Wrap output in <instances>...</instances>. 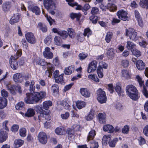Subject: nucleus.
<instances>
[{"instance_id": "obj_1", "label": "nucleus", "mask_w": 148, "mask_h": 148, "mask_svg": "<svg viewBox=\"0 0 148 148\" xmlns=\"http://www.w3.org/2000/svg\"><path fill=\"white\" fill-rule=\"evenodd\" d=\"M36 63L37 64L42 66V69H45L47 68L45 71V74L49 77L51 75L53 72L54 70V68L53 66L50 63H47L42 59L38 58L36 60Z\"/></svg>"}, {"instance_id": "obj_2", "label": "nucleus", "mask_w": 148, "mask_h": 148, "mask_svg": "<svg viewBox=\"0 0 148 148\" xmlns=\"http://www.w3.org/2000/svg\"><path fill=\"white\" fill-rule=\"evenodd\" d=\"M97 100L100 103H105L107 101V97L105 92L101 89H99L97 92Z\"/></svg>"}, {"instance_id": "obj_3", "label": "nucleus", "mask_w": 148, "mask_h": 148, "mask_svg": "<svg viewBox=\"0 0 148 148\" xmlns=\"http://www.w3.org/2000/svg\"><path fill=\"white\" fill-rule=\"evenodd\" d=\"M16 53L18 54V56L14 57L11 56L10 60V63L11 68L13 70L16 69L18 67V63L16 60V59L21 55V53L18 51H17Z\"/></svg>"}, {"instance_id": "obj_4", "label": "nucleus", "mask_w": 148, "mask_h": 148, "mask_svg": "<svg viewBox=\"0 0 148 148\" xmlns=\"http://www.w3.org/2000/svg\"><path fill=\"white\" fill-rule=\"evenodd\" d=\"M126 35L128 36L130 39L132 40L136 41L138 39L137 32L133 29H126Z\"/></svg>"}, {"instance_id": "obj_5", "label": "nucleus", "mask_w": 148, "mask_h": 148, "mask_svg": "<svg viewBox=\"0 0 148 148\" xmlns=\"http://www.w3.org/2000/svg\"><path fill=\"white\" fill-rule=\"evenodd\" d=\"M26 97L25 98V102L27 103L33 104L37 103L35 95L32 93H27Z\"/></svg>"}, {"instance_id": "obj_6", "label": "nucleus", "mask_w": 148, "mask_h": 148, "mask_svg": "<svg viewBox=\"0 0 148 148\" xmlns=\"http://www.w3.org/2000/svg\"><path fill=\"white\" fill-rule=\"evenodd\" d=\"M44 5L48 10L55 9V6L53 0H44Z\"/></svg>"}, {"instance_id": "obj_7", "label": "nucleus", "mask_w": 148, "mask_h": 148, "mask_svg": "<svg viewBox=\"0 0 148 148\" xmlns=\"http://www.w3.org/2000/svg\"><path fill=\"white\" fill-rule=\"evenodd\" d=\"M116 14L118 18L124 21H128L127 13V12L124 10H121L119 11Z\"/></svg>"}, {"instance_id": "obj_8", "label": "nucleus", "mask_w": 148, "mask_h": 148, "mask_svg": "<svg viewBox=\"0 0 148 148\" xmlns=\"http://www.w3.org/2000/svg\"><path fill=\"white\" fill-rule=\"evenodd\" d=\"M38 137L39 141L41 143L45 144L47 143V136L45 132H40L38 135Z\"/></svg>"}, {"instance_id": "obj_9", "label": "nucleus", "mask_w": 148, "mask_h": 148, "mask_svg": "<svg viewBox=\"0 0 148 148\" xmlns=\"http://www.w3.org/2000/svg\"><path fill=\"white\" fill-rule=\"evenodd\" d=\"M25 36L27 40L29 43L34 44L35 43V37L32 33L27 32L25 34Z\"/></svg>"}, {"instance_id": "obj_10", "label": "nucleus", "mask_w": 148, "mask_h": 148, "mask_svg": "<svg viewBox=\"0 0 148 148\" xmlns=\"http://www.w3.org/2000/svg\"><path fill=\"white\" fill-rule=\"evenodd\" d=\"M97 62L95 60L89 64L87 70V71L88 73H91L94 71L97 68Z\"/></svg>"}, {"instance_id": "obj_11", "label": "nucleus", "mask_w": 148, "mask_h": 148, "mask_svg": "<svg viewBox=\"0 0 148 148\" xmlns=\"http://www.w3.org/2000/svg\"><path fill=\"white\" fill-rule=\"evenodd\" d=\"M34 94L37 103L40 100L45 98L46 96V92L43 91H41L40 92H36Z\"/></svg>"}, {"instance_id": "obj_12", "label": "nucleus", "mask_w": 148, "mask_h": 148, "mask_svg": "<svg viewBox=\"0 0 148 148\" xmlns=\"http://www.w3.org/2000/svg\"><path fill=\"white\" fill-rule=\"evenodd\" d=\"M50 50V49L48 47L45 48V51L43 52V54L45 58L48 59H51L53 58V54Z\"/></svg>"}, {"instance_id": "obj_13", "label": "nucleus", "mask_w": 148, "mask_h": 148, "mask_svg": "<svg viewBox=\"0 0 148 148\" xmlns=\"http://www.w3.org/2000/svg\"><path fill=\"white\" fill-rule=\"evenodd\" d=\"M127 94L131 99L134 100H136L138 98V93L137 89H136L135 90L130 92V93H128Z\"/></svg>"}, {"instance_id": "obj_14", "label": "nucleus", "mask_w": 148, "mask_h": 148, "mask_svg": "<svg viewBox=\"0 0 148 148\" xmlns=\"http://www.w3.org/2000/svg\"><path fill=\"white\" fill-rule=\"evenodd\" d=\"M13 80L16 82H21L23 80L22 75L20 73H17L14 75L13 76Z\"/></svg>"}, {"instance_id": "obj_15", "label": "nucleus", "mask_w": 148, "mask_h": 148, "mask_svg": "<svg viewBox=\"0 0 148 148\" xmlns=\"http://www.w3.org/2000/svg\"><path fill=\"white\" fill-rule=\"evenodd\" d=\"M20 15L18 14H14L10 21V23L11 24H14L18 21Z\"/></svg>"}, {"instance_id": "obj_16", "label": "nucleus", "mask_w": 148, "mask_h": 148, "mask_svg": "<svg viewBox=\"0 0 148 148\" xmlns=\"http://www.w3.org/2000/svg\"><path fill=\"white\" fill-rule=\"evenodd\" d=\"M103 130L104 131H108L109 133H112L115 131V129L112 125L108 124L103 126Z\"/></svg>"}, {"instance_id": "obj_17", "label": "nucleus", "mask_w": 148, "mask_h": 148, "mask_svg": "<svg viewBox=\"0 0 148 148\" xmlns=\"http://www.w3.org/2000/svg\"><path fill=\"white\" fill-rule=\"evenodd\" d=\"M66 1L68 2V4L72 7H73L75 5L77 6V7L75 8L76 10H81L82 8L81 5H78L77 3H73L74 0H66Z\"/></svg>"}, {"instance_id": "obj_18", "label": "nucleus", "mask_w": 148, "mask_h": 148, "mask_svg": "<svg viewBox=\"0 0 148 148\" xmlns=\"http://www.w3.org/2000/svg\"><path fill=\"white\" fill-rule=\"evenodd\" d=\"M136 65L138 69L140 70L144 69L145 66V63L141 60H139L137 61Z\"/></svg>"}, {"instance_id": "obj_19", "label": "nucleus", "mask_w": 148, "mask_h": 148, "mask_svg": "<svg viewBox=\"0 0 148 148\" xmlns=\"http://www.w3.org/2000/svg\"><path fill=\"white\" fill-rule=\"evenodd\" d=\"M7 133L5 131H1L0 132V143H2L6 140Z\"/></svg>"}, {"instance_id": "obj_20", "label": "nucleus", "mask_w": 148, "mask_h": 148, "mask_svg": "<svg viewBox=\"0 0 148 148\" xmlns=\"http://www.w3.org/2000/svg\"><path fill=\"white\" fill-rule=\"evenodd\" d=\"M81 94L86 97H90V93L87 89L83 88H81L80 90Z\"/></svg>"}, {"instance_id": "obj_21", "label": "nucleus", "mask_w": 148, "mask_h": 148, "mask_svg": "<svg viewBox=\"0 0 148 148\" xmlns=\"http://www.w3.org/2000/svg\"><path fill=\"white\" fill-rule=\"evenodd\" d=\"M7 104V101L5 97H0V109H2L5 107Z\"/></svg>"}, {"instance_id": "obj_22", "label": "nucleus", "mask_w": 148, "mask_h": 148, "mask_svg": "<svg viewBox=\"0 0 148 148\" xmlns=\"http://www.w3.org/2000/svg\"><path fill=\"white\" fill-rule=\"evenodd\" d=\"M74 66L71 65L66 68L64 71V72L65 74L66 75H69L74 71Z\"/></svg>"}, {"instance_id": "obj_23", "label": "nucleus", "mask_w": 148, "mask_h": 148, "mask_svg": "<svg viewBox=\"0 0 148 148\" xmlns=\"http://www.w3.org/2000/svg\"><path fill=\"white\" fill-rule=\"evenodd\" d=\"M114 55L115 53L114 49L112 48H109L107 52V55L108 58L110 59H113Z\"/></svg>"}, {"instance_id": "obj_24", "label": "nucleus", "mask_w": 148, "mask_h": 148, "mask_svg": "<svg viewBox=\"0 0 148 148\" xmlns=\"http://www.w3.org/2000/svg\"><path fill=\"white\" fill-rule=\"evenodd\" d=\"M35 112L34 110L32 108L27 109L25 113V116L28 117H31L33 116L35 114Z\"/></svg>"}, {"instance_id": "obj_25", "label": "nucleus", "mask_w": 148, "mask_h": 148, "mask_svg": "<svg viewBox=\"0 0 148 148\" xmlns=\"http://www.w3.org/2000/svg\"><path fill=\"white\" fill-rule=\"evenodd\" d=\"M98 117L100 123H103L105 122L106 114L105 113H99Z\"/></svg>"}, {"instance_id": "obj_26", "label": "nucleus", "mask_w": 148, "mask_h": 148, "mask_svg": "<svg viewBox=\"0 0 148 148\" xmlns=\"http://www.w3.org/2000/svg\"><path fill=\"white\" fill-rule=\"evenodd\" d=\"M67 132L69 139L70 140H73L75 136L74 131L71 130H68Z\"/></svg>"}, {"instance_id": "obj_27", "label": "nucleus", "mask_w": 148, "mask_h": 148, "mask_svg": "<svg viewBox=\"0 0 148 148\" xmlns=\"http://www.w3.org/2000/svg\"><path fill=\"white\" fill-rule=\"evenodd\" d=\"M116 91L118 93L119 95H120L123 92V91L121 90V84L119 83H117L116 84V86L115 87Z\"/></svg>"}, {"instance_id": "obj_28", "label": "nucleus", "mask_w": 148, "mask_h": 148, "mask_svg": "<svg viewBox=\"0 0 148 148\" xmlns=\"http://www.w3.org/2000/svg\"><path fill=\"white\" fill-rule=\"evenodd\" d=\"M113 35V34L112 32H108L107 33L105 40L107 43H109L110 42Z\"/></svg>"}, {"instance_id": "obj_29", "label": "nucleus", "mask_w": 148, "mask_h": 148, "mask_svg": "<svg viewBox=\"0 0 148 148\" xmlns=\"http://www.w3.org/2000/svg\"><path fill=\"white\" fill-rule=\"evenodd\" d=\"M106 7L108 9L111 11H113L116 10L117 8L116 7L114 4L110 2L108 4Z\"/></svg>"}, {"instance_id": "obj_30", "label": "nucleus", "mask_w": 148, "mask_h": 148, "mask_svg": "<svg viewBox=\"0 0 148 148\" xmlns=\"http://www.w3.org/2000/svg\"><path fill=\"white\" fill-rule=\"evenodd\" d=\"M136 89H137L136 88L132 85H128L126 88V90L127 94L130 93V92L136 90Z\"/></svg>"}, {"instance_id": "obj_31", "label": "nucleus", "mask_w": 148, "mask_h": 148, "mask_svg": "<svg viewBox=\"0 0 148 148\" xmlns=\"http://www.w3.org/2000/svg\"><path fill=\"white\" fill-rule=\"evenodd\" d=\"M96 135L95 131V130H91L89 133L88 136L87 137V140L88 141L90 140H92L94 137Z\"/></svg>"}, {"instance_id": "obj_32", "label": "nucleus", "mask_w": 148, "mask_h": 148, "mask_svg": "<svg viewBox=\"0 0 148 148\" xmlns=\"http://www.w3.org/2000/svg\"><path fill=\"white\" fill-rule=\"evenodd\" d=\"M36 112L39 113L40 115H43V114H45L46 111L43 110L42 107V106L38 105L36 107Z\"/></svg>"}, {"instance_id": "obj_33", "label": "nucleus", "mask_w": 148, "mask_h": 148, "mask_svg": "<svg viewBox=\"0 0 148 148\" xmlns=\"http://www.w3.org/2000/svg\"><path fill=\"white\" fill-rule=\"evenodd\" d=\"M52 102L50 101H46L43 103V107L44 109H47L52 105Z\"/></svg>"}, {"instance_id": "obj_34", "label": "nucleus", "mask_w": 148, "mask_h": 148, "mask_svg": "<svg viewBox=\"0 0 148 148\" xmlns=\"http://www.w3.org/2000/svg\"><path fill=\"white\" fill-rule=\"evenodd\" d=\"M111 135L110 134L104 135L103 138L102 143L105 145L110 140Z\"/></svg>"}, {"instance_id": "obj_35", "label": "nucleus", "mask_w": 148, "mask_h": 148, "mask_svg": "<svg viewBox=\"0 0 148 148\" xmlns=\"http://www.w3.org/2000/svg\"><path fill=\"white\" fill-rule=\"evenodd\" d=\"M54 43L56 45L60 46L62 43L61 38L60 37L56 36L54 38Z\"/></svg>"}, {"instance_id": "obj_36", "label": "nucleus", "mask_w": 148, "mask_h": 148, "mask_svg": "<svg viewBox=\"0 0 148 148\" xmlns=\"http://www.w3.org/2000/svg\"><path fill=\"white\" fill-rule=\"evenodd\" d=\"M81 16V14L80 13H72L70 14V17L71 19H74L75 18H76L77 21L79 20Z\"/></svg>"}, {"instance_id": "obj_37", "label": "nucleus", "mask_w": 148, "mask_h": 148, "mask_svg": "<svg viewBox=\"0 0 148 148\" xmlns=\"http://www.w3.org/2000/svg\"><path fill=\"white\" fill-rule=\"evenodd\" d=\"M122 76L126 79H128L130 77V75L128 71L123 69L122 71Z\"/></svg>"}, {"instance_id": "obj_38", "label": "nucleus", "mask_w": 148, "mask_h": 148, "mask_svg": "<svg viewBox=\"0 0 148 148\" xmlns=\"http://www.w3.org/2000/svg\"><path fill=\"white\" fill-rule=\"evenodd\" d=\"M85 103L83 101H78L76 103V106L79 109H81L85 106Z\"/></svg>"}, {"instance_id": "obj_39", "label": "nucleus", "mask_w": 148, "mask_h": 148, "mask_svg": "<svg viewBox=\"0 0 148 148\" xmlns=\"http://www.w3.org/2000/svg\"><path fill=\"white\" fill-rule=\"evenodd\" d=\"M140 4L143 8H148V0H140Z\"/></svg>"}, {"instance_id": "obj_40", "label": "nucleus", "mask_w": 148, "mask_h": 148, "mask_svg": "<svg viewBox=\"0 0 148 148\" xmlns=\"http://www.w3.org/2000/svg\"><path fill=\"white\" fill-rule=\"evenodd\" d=\"M23 141L21 140H16L14 142L15 147L18 148L20 147L23 144Z\"/></svg>"}, {"instance_id": "obj_41", "label": "nucleus", "mask_w": 148, "mask_h": 148, "mask_svg": "<svg viewBox=\"0 0 148 148\" xmlns=\"http://www.w3.org/2000/svg\"><path fill=\"white\" fill-rule=\"evenodd\" d=\"M55 132L57 134L62 135L65 133V131L63 128H57L55 130Z\"/></svg>"}, {"instance_id": "obj_42", "label": "nucleus", "mask_w": 148, "mask_h": 148, "mask_svg": "<svg viewBox=\"0 0 148 148\" xmlns=\"http://www.w3.org/2000/svg\"><path fill=\"white\" fill-rule=\"evenodd\" d=\"M38 27L40 30H41L43 32H45L47 30L46 26L43 25L41 23H38Z\"/></svg>"}, {"instance_id": "obj_43", "label": "nucleus", "mask_w": 148, "mask_h": 148, "mask_svg": "<svg viewBox=\"0 0 148 148\" xmlns=\"http://www.w3.org/2000/svg\"><path fill=\"white\" fill-rule=\"evenodd\" d=\"M118 140V139L117 138H115L112 140L108 142V144L109 146L112 147H114L115 146L116 143Z\"/></svg>"}, {"instance_id": "obj_44", "label": "nucleus", "mask_w": 148, "mask_h": 148, "mask_svg": "<svg viewBox=\"0 0 148 148\" xmlns=\"http://www.w3.org/2000/svg\"><path fill=\"white\" fill-rule=\"evenodd\" d=\"M58 34L64 39L66 38L68 36L67 32L65 31H60L58 32Z\"/></svg>"}, {"instance_id": "obj_45", "label": "nucleus", "mask_w": 148, "mask_h": 148, "mask_svg": "<svg viewBox=\"0 0 148 148\" xmlns=\"http://www.w3.org/2000/svg\"><path fill=\"white\" fill-rule=\"evenodd\" d=\"M135 46V45L132 42L128 41L127 42L126 47L129 50H133Z\"/></svg>"}, {"instance_id": "obj_46", "label": "nucleus", "mask_w": 148, "mask_h": 148, "mask_svg": "<svg viewBox=\"0 0 148 148\" xmlns=\"http://www.w3.org/2000/svg\"><path fill=\"white\" fill-rule=\"evenodd\" d=\"M60 104L63 106L66 109L69 110L70 107L69 105L67 103L66 100H63L60 102Z\"/></svg>"}, {"instance_id": "obj_47", "label": "nucleus", "mask_w": 148, "mask_h": 148, "mask_svg": "<svg viewBox=\"0 0 148 148\" xmlns=\"http://www.w3.org/2000/svg\"><path fill=\"white\" fill-rule=\"evenodd\" d=\"M6 87L11 93L13 94L15 93V86H14L10 84H8L6 86Z\"/></svg>"}, {"instance_id": "obj_48", "label": "nucleus", "mask_w": 148, "mask_h": 148, "mask_svg": "<svg viewBox=\"0 0 148 148\" xmlns=\"http://www.w3.org/2000/svg\"><path fill=\"white\" fill-rule=\"evenodd\" d=\"M108 67V65L105 62H101L99 63V66L98 68L100 69H103V68L105 69H107Z\"/></svg>"}, {"instance_id": "obj_49", "label": "nucleus", "mask_w": 148, "mask_h": 148, "mask_svg": "<svg viewBox=\"0 0 148 148\" xmlns=\"http://www.w3.org/2000/svg\"><path fill=\"white\" fill-rule=\"evenodd\" d=\"M90 148H98V143L93 140L90 141Z\"/></svg>"}, {"instance_id": "obj_50", "label": "nucleus", "mask_w": 148, "mask_h": 148, "mask_svg": "<svg viewBox=\"0 0 148 148\" xmlns=\"http://www.w3.org/2000/svg\"><path fill=\"white\" fill-rule=\"evenodd\" d=\"M24 103L23 102L18 103L15 106L17 110H21L24 108Z\"/></svg>"}, {"instance_id": "obj_51", "label": "nucleus", "mask_w": 148, "mask_h": 148, "mask_svg": "<svg viewBox=\"0 0 148 148\" xmlns=\"http://www.w3.org/2000/svg\"><path fill=\"white\" fill-rule=\"evenodd\" d=\"M88 77L89 79L93 80L95 82H99V79L95 75H89L88 76Z\"/></svg>"}, {"instance_id": "obj_52", "label": "nucleus", "mask_w": 148, "mask_h": 148, "mask_svg": "<svg viewBox=\"0 0 148 148\" xmlns=\"http://www.w3.org/2000/svg\"><path fill=\"white\" fill-rule=\"evenodd\" d=\"M32 10L33 12H35L37 15H39L40 13V11L39 8L36 6H35L32 8Z\"/></svg>"}, {"instance_id": "obj_53", "label": "nucleus", "mask_w": 148, "mask_h": 148, "mask_svg": "<svg viewBox=\"0 0 148 148\" xmlns=\"http://www.w3.org/2000/svg\"><path fill=\"white\" fill-rule=\"evenodd\" d=\"M63 74H61L56 77L55 79L56 82L59 83L62 82L63 81Z\"/></svg>"}, {"instance_id": "obj_54", "label": "nucleus", "mask_w": 148, "mask_h": 148, "mask_svg": "<svg viewBox=\"0 0 148 148\" xmlns=\"http://www.w3.org/2000/svg\"><path fill=\"white\" fill-rule=\"evenodd\" d=\"M92 34V32L90 31L89 28H87L84 30V36H87L88 38Z\"/></svg>"}, {"instance_id": "obj_55", "label": "nucleus", "mask_w": 148, "mask_h": 148, "mask_svg": "<svg viewBox=\"0 0 148 148\" xmlns=\"http://www.w3.org/2000/svg\"><path fill=\"white\" fill-rule=\"evenodd\" d=\"M121 64L124 68L127 67L129 65V62L127 60H123L121 62Z\"/></svg>"}, {"instance_id": "obj_56", "label": "nucleus", "mask_w": 148, "mask_h": 148, "mask_svg": "<svg viewBox=\"0 0 148 148\" xmlns=\"http://www.w3.org/2000/svg\"><path fill=\"white\" fill-rule=\"evenodd\" d=\"M10 7L8 2L4 3L3 5V8L4 11H7L8 10Z\"/></svg>"}, {"instance_id": "obj_57", "label": "nucleus", "mask_w": 148, "mask_h": 148, "mask_svg": "<svg viewBox=\"0 0 148 148\" xmlns=\"http://www.w3.org/2000/svg\"><path fill=\"white\" fill-rule=\"evenodd\" d=\"M132 54L135 56L137 57H138L140 56L141 53L140 51L137 49H135L131 50Z\"/></svg>"}, {"instance_id": "obj_58", "label": "nucleus", "mask_w": 148, "mask_h": 148, "mask_svg": "<svg viewBox=\"0 0 148 148\" xmlns=\"http://www.w3.org/2000/svg\"><path fill=\"white\" fill-rule=\"evenodd\" d=\"M99 13L98 8L96 7H92L91 11V13L93 15L97 14Z\"/></svg>"}, {"instance_id": "obj_59", "label": "nucleus", "mask_w": 148, "mask_h": 148, "mask_svg": "<svg viewBox=\"0 0 148 148\" xmlns=\"http://www.w3.org/2000/svg\"><path fill=\"white\" fill-rule=\"evenodd\" d=\"M34 80H32L31 81V84L29 85V90L31 92H34L35 89V87L34 86Z\"/></svg>"}, {"instance_id": "obj_60", "label": "nucleus", "mask_w": 148, "mask_h": 148, "mask_svg": "<svg viewBox=\"0 0 148 148\" xmlns=\"http://www.w3.org/2000/svg\"><path fill=\"white\" fill-rule=\"evenodd\" d=\"M45 15L50 25H52L53 22H55L54 20L52 19L50 16H49L47 14H45Z\"/></svg>"}, {"instance_id": "obj_61", "label": "nucleus", "mask_w": 148, "mask_h": 148, "mask_svg": "<svg viewBox=\"0 0 148 148\" xmlns=\"http://www.w3.org/2000/svg\"><path fill=\"white\" fill-rule=\"evenodd\" d=\"M94 117V114L92 111H91L88 115L86 117V120L89 121L92 119Z\"/></svg>"}, {"instance_id": "obj_62", "label": "nucleus", "mask_w": 148, "mask_h": 148, "mask_svg": "<svg viewBox=\"0 0 148 148\" xmlns=\"http://www.w3.org/2000/svg\"><path fill=\"white\" fill-rule=\"evenodd\" d=\"M130 130V127L127 125H125L122 129V132L124 134H128Z\"/></svg>"}, {"instance_id": "obj_63", "label": "nucleus", "mask_w": 148, "mask_h": 148, "mask_svg": "<svg viewBox=\"0 0 148 148\" xmlns=\"http://www.w3.org/2000/svg\"><path fill=\"white\" fill-rule=\"evenodd\" d=\"M49 112L50 111L49 110H47L45 114H43L45 115V118L46 120H50L51 119V116L49 114Z\"/></svg>"}, {"instance_id": "obj_64", "label": "nucleus", "mask_w": 148, "mask_h": 148, "mask_svg": "<svg viewBox=\"0 0 148 148\" xmlns=\"http://www.w3.org/2000/svg\"><path fill=\"white\" fill-rule=\"evenodd\" d=\"M20 135L22 137H25L26 132V130L24 128L21 129L19 130Z\"/></svg>"}]
</instances>
